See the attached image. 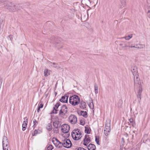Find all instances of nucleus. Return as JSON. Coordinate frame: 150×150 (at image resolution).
<instances>
[{"label":"nucleus","mask_w":150,"mask_h":150,"mask_svg":"<svg viewBox=\"0 0 150 150\" xmlns=\"http://www.w3.org/2000/svg\"><path fill=\"white\" fill-rule=\"evenodd\" d=\"M4 7L11 12H14L20 10L21 8L18 5H15L10 2H7L5 4Z\"/></svg>","instance_id":"1"},{"label":"nucleus","mask_w":150,"mask_h":150,"mask_svg":"<svg viewBox=\"0 0 150 150\" xmlns=\"http://www.w3.org/2000/svg\"><path fill=\"white\" fill-rule=\"evenodd\" d=\"M69 102L73 106L78 105L80 102V99L76 95H74L69 98Z\"/></svg>","instance_id":"2"},{"label":"nucleus","mask_w":150,"mask_h":150,"mask_svg":"<svg viewBox=\"0 0 150 150\" xmlns=\"http://www.w3.org/2000/svg\"><path fill=\"white\" fill-rule=\"evenodd\" d=\"M80 130L77 129L73 130L71 133V136L73 139L75 140H78L82 137Z\"/></svg>","instance_id":"3"},{"label":"nucleus","mask_w":150,"mask_h":150,"mask_svg":"<svg viewBox=\"0 0 150 150\" xmlns=\"http://www.w3.org/2000/svg\"><path fill=\"white\" fill-rule=\"evenodd\" d=\"M134 88L135 89H138L137 94H141L142 91V87L141 82L140 80L138 79V81H136L134 82Z\"/></svg>","instance_id":"4"},{"label":"nucleus","mask_w":150,"mask_h":150,"mask_svg":"<svg viewBox=\"0 0 150 150\" xmlns=\"http://www.w3.org/2000/svg\"><path fill=\"white\" fill-rule=\"evenodd\" d=\"M110 121H106L104 128V133L106 136H108L110 133Z\"/></svg>","instance_id":"5"},{"label":"nucleus","mask_w":150,"mask_h":150,"mask_svg":"<svg viewBox=\"0 0 150 150\" xmlns=\"http://www.w3.org/2000/svg\"><path fill=\"white\" fill-rule=\"evenodd\" d=\"M131 71L134 76V82L136 81H138V79L140 80L139 77L137 69L136 67H132Z\"/></svg>","instance_id":"6"},{"label":"nucleus","mask_w":150,"mask_h":150,"mask_svg":"<svg viewBox=\"0 0 150 150\" xmlns=\"http://www.w3.org/2000/svg\"><path fill=\"white\" fill-rule=\"evenodd\" d=\"M61 131L64 133L67 134L66 137H68L69 136V134L68 133L70 130V127L69 125L67 124H65L62 125L61 127Z\"/></svg>","instance_id":"7"},{"label":"nucleus","mask_w":150,"mask_h":150,"mask_svg":"<svg viewBox=\"0 0 150 150\" xmlns=\"http://www.w3.org/2000/svg\"><path fill=\"white\" fill-rule=\"evenodd\" d=\"M3 150H8L9 146L7 138L4 136L2 141Z\"/></svg>","instance_id":"8"},{"label":"nucleus","mask_w":150,"mask_h":150,"mask_svg":"<svg viewBox=\"0 0 150 150\" xmlns=\"http://www.w3.org/2000/svg\"><path fill=\"white\" fill-rule=\"evenodd\" d=\"M72 145L69 139L67 138H65L63 140V146L66 148L70 147Z\"/></svg>","instance_id":"9"},{"label":"nucleus","mask_w":150,"mask_h":150,"mask_svg":"<svg viewBox=\"0 0 150 150\" xmlns=\"http://www.w3.org/2000/svg\"><path fill=\"white\" fill-rule=\"evenodd\" d=\"M67 111V108L65 105H63L61 107V108L59 112V115L61 117L65 115Z\"/></svg>","instance_id":"10"},{"label":"nucleus","mask_w":150,"mask_h":150,"mask_svg":"<svg viewBox=\"0 0 150 150\" xmlns=\"http://www.w3.org/2000/svg\"><path fill=\"white\" fill-rule=\"evenodd\" d=\"M69 121L72 124H74L77 122V118L76 116L74 115H71L69 117Z\"/></svg>","instance_id":"11"},{"label":"nucleus","mask_w":150,"mask_h":150,"mask_svg":"<svg viewBox=\"0 0 150 150\" xmlns=\"http://www.w3.org/2000/svg\"><path fill=\"white\" fill-rule=\"evenodd\" d=\"M130 43V42H129L121 41L119 45L123 48L129 47Z\"/></svg>","instance_id":"12"},{"label":"nucleus","mask_w":150,"mask_h":150,"mask_svg":"<svg viewBox=\"0 0 150 150\" xmlns=\"http://www.w3.org/2000/svg\"><path fill=\"white\" fill-rule=\"evenodd\" d=\"M90 138L89 137V136L87 135H85V138L83 140L84 145L87 146V144L90 142Z\"/></svg>","instance_id":"13"},{"label":"nucleus","mask_w":150,"mask_h":150,"mask_svg":"<svg viewBox=\"0 0 150 150\" xmlns=\"http://www.w3.org/2000/svg\"><path fill=\"white\" fill-rule=\"evenodd\" d=\"M24 119L25 120L23 122L22 125V129L23 131H24L28 123V119L25 117L24 118Z\"/></svg>","instance_id":"14"},{"label":"nucleus","mask_w":150,"mask_h":150,"mask_svg":"<svg viewBox=\"0 0 150 150\" xmlns=\"http://www.w3.org/2000/svg\"><path fill=\"white\" fill-rule=\"evenodd\" d=\"M60 103L59 102L57 103L56 104L54 105V107H53V109L52 112L53 113L56 114L57 113V109L58 107L60 105Z\"/></svg>","instance_id":"15"},{"label":"nucleus","mask_w":150,"mask_h":150,"mask_svg":"<svg viewBox=\"0 0 150 150\" xmlns=\"http://www.w3.org/2000/svg\"><path fill=\"white\" fill-rule=\"evenodd\" d=\"M69 96L67 95H65L62 97L60 99V101L62 102L67 103L68 101V99Z\"/></svg>","instance_id":"16"},{"label":"nucleus","mask_w":150,"mask_h":150,"mask_svg":"<svg viewBox=\"0 0 150 150\" xmlns=\"http://www.w3.org/2000/svg\"><path fill=\"white\" fill-rule=\"evenodd\" d=\"M87 148L88 150H95L96 147L94 144H90L87 146Z\"/></svg>","instance_id":"17"},{"label":"nucleus","mask_w":150,"mask_h":150,"mask_svg":"<svg viewBox=\"0 0 150 150\" xmlns=\"http://www.w3.org/2000/svg\"><path fill=\"white\" fill-rule=\"evenodd\" d=\"M86 103L83 101H81L80 104V107L81 108L84 109L86 108Z\"/></svg>","instance_id":"18"},{"label":"nucleus","mask_w":150,"mask_h":150,"mask_svg":"<svg viewBox=\"0 0 150 150\" xmlns=\"http://www.w3.org/2000/svg\"><path fill=\"white\" fill-rule=\"evenodd\" d=\"M137 47H136V48L137 49H143L145 47V45L143 44H137Z\"/></svg>","instance_id":"19"},{"label":"nucleus","mask_w":150,"mask_h":150,"mask_svg":"<svg viewBox=\"0 0 150 150\" xmlns=\"http://www.w3.org/2000/svg\"><path fill=\"white\" fill-rule=\"evenodd\" d=\"M132 37V35L131 34L129 35H128L127 36L122 37L120 38V39H122L123 38H125L126 40H129Z\"/></svg>","instance_id":"20"},{"label":"nucleus","mask_w":150,"mask_h":150,"mask_svg":"<svg viewBox=\"0 0 150 150\" xmlns=\"http://www.w3.org/2000/svg\"><path fill=\"white\" fill-rule=\"evenodd\" d=\"M44 74L45 76L47 77L50 74V71L48 69H45L44 70Z\"/></svg>","instance_id":"21"},{"label":"nucleus","mask_w":150,"mask_h":150,"mask_svg":"<svg viewBox=\"0 0 150 150\" xmlns=\"http://www.w3.org/2000/svg\"><path fill=\"white\" fill-rule=\"evenodd\" d=\"M123 104V101L122 99H120L118 101L117 105L118 107H122Z\"/></svg>","instance_id":"22"},{"label":"nucleus","mask_w":150,"mask_h":150,"mask_svg":"<svg viewBox=\"0 0 150 150\" xmlns=\"http://www.w3.org/2000/svg\"><path fill=\"white\" fill-rule=\"evenodd\" d=\"M59 124V121L58 120H56L54 121L53 123V125L55 128L58 127V124Z\"/></svg>","instance_id":"23"},{"label":"nucleus","mask_w":150,"mask_h":150,"mask_svg":"<svg viewBox=\"0 0 150 150\" xmlns=\"http://www.w3.org/2000/svg\"><path fill=\"white\" fill-rule=\"evenodd\" d=\"M47 129L48 130H51L52 128V125L51 123H48L46 127Z\"/></svg>","instance_id":"24"},{"label":"nucleus","mask_w":150,"mask_h":150,"mask_svg":"<svg viewBox=\"0 0 150 150\" xmlns=\"http://www.w3.org/2000/svg\"><path fill=\"white\" fill-rule=\"evenodd\" d=\"M81 115L85 118L87 117V113L86 111H81Z\"/></svg>","instance_id":"25"},{"label":"nucleus","mask_w":150,"mask_h":150,"mask_svg":"<svg viewBox=\"0 0 150 150\" xmlns=\"http://www.w3.org/2000/svg\"><path fill=\"white\" fill-rule=\"evenodd\" d=\"M63 146V140L62 141V142H60L59 141L57 143V147L60 148Z\"/></svg>","instance_id":"26"},{"label":"nucleus","mask_w":150,"mask_h":150,"mask_svg":"<svg viewBox=\"0 0 150 150\" xmlns=\"http://www.w3.org/2000/svg\"><path fill=\"white\" fill-rule=\"evenodd\" d=\"M95 92L96 94L98 93V87L97 85L95 84L94 85Z\"/></svg>","instance_id":"27"},{"label":"nucleus","mask_w":150,"mask_h":150,"mask_svg":"<svg viewBox=\"0 0 150 150\" xmlns=\"http://www.w3.org/2000/svg\"><path fill=\"white\" fill-rule=\"evenodd\" d=\"M85 132L86 133H87V134H89L90 133V128L88 127H85Z\"/></svg>","instance_id":"28"},{"label":"nucleus","mask_w":150,"mask_h":150,"mask_svg":"<svg viewBox=\"0 0 150 150\" xmlns=\"http://www.w3.org/2000/svg\"><path fill=\"white\" fill-rule=\"evenodd\" d=\"M89 106L91 109H93L94 108V104L92 100H91V102L88 105Z\"/></svg>","instance_id":"29"},{"label":"nucleus","mask_w":150,"mask_h":150,"mask_svg":"<svg viewBox=\"0 0 150 150\" xmlns=\"http://www.w3.org/2000/svg\"><path fill=\"white\" fill-rule=\"evenodd\" d=\"M95 141L98 145L100 144L99 143V139L98 136H96L95 137Z\"/></svg>","instance_id":"30"},{"label":"nucleus","mask_w":150,"mask_h":150,"mask_svg":"<svg viewBox=\"0 0 150 150\" xmlns=\"http://www.w3.org/2000/svg\"><path fill=\"white\" fill-rule=\"evenodd\" d=\"M4 16L3 15H0V24H1L3 23L4 20Z\"/></svg>","instance_id":"31"},{"label":"nucleus","mask_w":150,"mask_h":150,"mask_svg":"<svg viewBox=\"0 0 150 150\" xmlns=\"http://www.w3.org/2000/svg\"><path fill=\"white\" fill-rule=\"evenodd\" d=\"M130 122L131 123L132 126L134 127L135 125V123L134 122V120L132 118H130L129 120Z\"/></svg>","instance_id":"32"},{"label":"nucleus","mask_w":150,"mask_h":150,"mask_svg":"<svg viewBox=\"0 0 150 150\" xmlns=\"http://www.w3.org/2000/svg\"><path fill=\"white\" fill-rule=\"evenodd\" d=\"M141 94H137V97L138 99V101L139 103H140L141 102Z\"/></svg>","instance_id":"33"},{"label":"nucleus","mask_w":150,"mask_h":150,"mask_svg":"<svg viewBox=\"0 0 150 150\" xmlns=\"http://www.w3.org/2000/svg\"><path fill=\"white\" fill-rule=\"evenodd\" d=\"M33 122L34 123L33 126L35 127L38 124V121L35 119H34L33 120Z\"/></svg>","instance_id":"34"},{"label":"nucleus","mask_w":150,"mask_h":150,"mask_svg":"<svg viewBox=\"0 0 150 150\" xmlns=\"http://www.w3.org/2000/svg\"><path fill=\"white\" fill-rule=\"evenodd\" d=\"M58 128H53V131L54 133L57 134L58 132Z\"/></svg>","instance_id":"35"},{"label":"nucleus","mask_w":150,"mask_h":150,"mask_svg":"<svg viewBox=\"0 0 150 150\" xmlns=\"http://www.w3.org/2000/svg\"><path fill=\"white\" fill-rule=\"evenodd\" d=\"M53 148V146L52 145H49V146H47V150H52Z\"/></svg>","instance_id":"36"},{"label":"nucleus","mask_w":150,"mask_h":150,"mask_svg":"<svg viewBox=\"0 0 150 150\" xmlns=\"http://www.w3.org/2000/svg\"><path fill=\"white\" fill-rule=\"evenodd\" d=\"M74 150H86L85 149L81 147H79L75 148Z\"/></svg>","instance_id":"37"},{"label":"nucleus","mask_w":150,"mask_h":150,"mask_svg":"<svg viewBox=\"0 0 150 150\" xmlns=\"http://www.w3.org/2000/svg\"><path fill=\"white\" fill-rule=\"evenodd\" d=\"M121 2L122 5H121V8H123L125 5L126 2L124 1H121Z\"/></svg>","instance_id":"38"},{"label":"nucleus","mask_w":150,"mask_h":150,"mask_svg":"<svg viewBox=\"0 0 150 150\" xmlns=\"http://www.w3.org/2000/svg\"><path fill=\"white\" fill-rule=\"evenodd\" d=\"M51 66L55 68H57V64L55 63H51Z\"/></svg>","instance_id":"39"},{"label":"nucleus","mask_w":150,"mask_h":150,"mask_svg":"<svg viewBox=\"0 0 150 150\" xmlns=\"http://www.w3.org/2000/svg\"><path fill=\"white\" fill-rule=\"evenodd\" d=\"M147 13H150V4H149L147 6Z\"/></svg>","instance_id":"40"},{"label":"nucleus","mask_w":150,"mask_h":150,"mask_svg":"<svg viewBox=\"0 0 150 150\" xmlns=\"http://www.w3.org/2000/svg\"><path fill=\"white\" fill-rule=\"evenodd\" d=\"M43 105L42 103V102H40L38 104V107H39V108H41L43 107Z\"/></svg>","instance_id":"41"},{"label":"nucleus","mask_w":150,"mask_h":150,"mask_svg":"<svg viewBox=\"0 0 150 150\" xmlns=\"http://www.w3.org/2000/svg\"><path fill=\"white\" fill-rule=\"evenodd\" d=\"M59 141L57 139L55 138H53L52 140V142H58Z\"/></svg>","instance_id":"42"},{"label":"nucleus","mask_w":150,"mask_h":150,"mask_svg":"<svg viewBox=\"0 0 150 150\" xmlns=\"http://www.w3.org/2000/svg\"><path fill=\"white\" fill-rule=\"evenodd\" d=\"M38 131H36V130H35L33 132V133L32 135L33 136H35L37 134Z\"/></svg>","instance_id":"43"},{"label":"nucleus","mask_w":150,"mask_h":150,"mask_svg":"<svg viewBox=\"0 0 150 150\" xmlns=\"http://www.w3.org/2000/svg\"><path fill=\"white\" fill-rule=\"evenodd\" d=\"M85 124L84 122L82 120H81L80 121V124L82 125H83Z\"/></svg>","instance_id":"44"},{"label":"nucleus","mask_w":150,"mask_h":150,"mask_svg":"<svg viewBox=\"0 0 150 150\" xmlns=\"http://www.w3.org/2000/svg\"><path fill=\"white\" fill-rule=\"evenodd\" d=\"M137 47V44H136L134 46H130V45H129V48H136V47Z\"/></svg>","instance_id":"45"},{"label":"nucleus","mask_w":150,"mask_h":150,"mask_svg":"<svg viewBox=\"0 0 150 150\" xmlns=\"http://www.w3.org/2000/svg\"><path fill=\"white\" fill-rule=\"evenodd\" d=\"M54 144L55 146L57 147V142H52Z\"/></svg>","instance_id":"46"},{"label":"nucleus","mask_w":150,"mask_h":150,"mask_svg":"<svg viewBox=\"0 0 150 150\" xmlns=\"http://www.w3.org/2000/svg\"><path fill=\"white\" fill-rule=\"evenodd\" d=\"M40 108H39L38 107V108L37 109V112H39Z\"/></svg>","instance_id":"47"},{"label":"nucleus","mask_w":150,"mask_h":150,"mask_svg":"<svg viewBox=\"0 0 150 150\" xmlns=\"http://www.w3.org/2000/svg\"><path fill=\"white\" fill-rule=\"evenodd\" d=\"M147 15L148 16V17L150 18V13H147Z\"/></svg>","instance_id":"48"},{"label":"nucleus","mask_w":150,"mask_h":150,"mask_svg":"<svg viewBox=\"0 0 150 150\" xmlns=\"http://www.w3.org/2000/svg\"><path fill=\"white\" fill-rule=\"evenodd\" d=\"M58 47H60V48H61V47H62V46H59V45L58 46Z\"/></svg>","instance_id":"49"},{"label":"nucleus","mask_w":150,"mask_h":150,"mask_svg":"<svg viewBox=\"0 0 150 150\" xmlns=\"http://www.w3.org/2000/svg\"><path fill=\"white\" fill-rule=\"evenodd\" d=\"M120 150H123V149L122 148H120Z\"/></svg>","instance_id":"50"}]
</instances>
